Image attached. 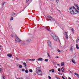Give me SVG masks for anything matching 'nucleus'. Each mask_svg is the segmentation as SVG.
Wrapping results in <instances>:
<instances>
[{"label": "nucleus", "instance_id": "nucleus-42", "mask_svg": "<svg viewBox=\"0 0 79 79\" xmlns=\"http://www.w3.org/2000/svg\"><path fill=\"white\" fill-rule=\"evenodd\" d=\"M29 61H32V59H31L29 60Z\"/></svg>", "mask_w": 79, "mask_h": 79}, {"label": "nucleus", "instance_id": "nucleus-40", "mask_svg": "<svg viewBox=\"0 0 79 79\" xmlns=\"http://www.w3.org/2000/svg\"><path fill=\"white\" fill-rule=\"evenodd\" d=\"M62 78L63 79H65V78H64V77H62Z\"/></svg>", "mask_w": 79, "mask_h": 79}, {"label": "nucleus", "instance_id": "nucleus-51", "mask_svg": "<svg viewBox=\"0 0 79 79\" xmlns=\"http://www.w3.org/2000/svg\"><path fill=\"white\" fill-rule=\"evenodd\" d=\"M30 41H31V40H29V41H28V42H30Z\"/></svg>", "mask_w": 79, "mask_h": 79}, {"label": "nucleus", "instance_id": "nucleus-54", "mask_svg": "<svg viewBox=\"0 0 79 79\" xmlns=\"http://www.w3.org/2000/svg\"><path fill=\"white\" fill-rule=\"evenodd\" d=\"M69 79H71V78L69 77Z\"/></svg>", "mask_w": 79, "mask_h": 79}, {"label": "nucleus", "instance_id": "nucleus-43", "mask_svg": "<svg viewBox=\"0 0 79 79\" xmlns=\"http://www.w3.org/2000/svg\"><path fill=\"white\" fill-rule=\"evenodd\" d=\"M70 72L71 74H73V72L70 71Z\"/></svg>", "mask_w": 79, "mask_h": 79}, {"label": "nucleus", "instance_id": "nucleus-18", "mask_svg": "<svg viewBox=\"0 0 79 79\" xmlns=\"http://www.w3.org/2000/svg\"><path fill=\"white\" fill-rule=\"evenodd\" d=\"M22 71H23V72H24V71H25V69H22Z\"/></svg>", "mask_w": 79, "mask_h": 79}, {"label": "nucleus", "instance_id": "nucleus-36", "mask_svg": "<svg viewBox=\"0 0 79 79\" xmlns=\"http://www.w3.org/2000/svg\"><path fill=\"white\" fill-rule=\"evenodd\" d=\"M29 0H27L26 1V3H27V2H29Z\"/></svg>", "mask_w": 79, "mask_h": 79}, {"label": "nucleus", "instance_id": "nucleus-53", "mask_svg": "<svg viewBox=\"0 0 79 79\" xmlns=\"http://www.w3.org/2000/svg\"><path fill=\"white\" fill-rule=\"evenodd\" d=\"M0 47H1V48L2 46H1L0 45Z\"/></svg>", "mask_w": 79, "mask_h": 79}, {"label": "nucleus", "instance_id": "nucleus-46", "mask_svg": "<svg viewBox=\"0 0 79 79\" xmlns=\"http://www.w3.org/2000/svg\"><path fill=\"white\" fill-rule=\"evenodd\" d=\"M47 30H48V31H50V29H47Z\"/></svg>", "mask_w": 79, "mask_h": 79}, {"label": "nucleus", "instance_id": "nucleus-29", "mask_svg": "<svg viewBox=\"0 0 79 79\" xmlns=\"http://www.w3.org/2000/svg\"><path fill=\"white\" fill-rule=\"evenodd\" d=\"M66 38L68 39V35H66Z\"/></svg>", "mask_w": 79, "mask_h": 79}, {"label": "nucleus", "instance_id": "nucleus-44", "mask_svg": "<svg viewBox=\"0 0 79 79\" xmlns=\"http://www.w3.org/2000/svg\"><path fill=\"white\" fill-rule=\"evenodd\" d=\"M74 74H75V75H77V73H74Z\"/></svg>", "mask_w": 79, "mask_h": 79}, {"label": "nucleus", "instance_id": "nucleus-34", "mask_svg": "<svg viewBox=\"0 0 79 79\" xmlns=\"http://www.w3.org/2000/svg\"><path fill=\"white\" fill-rule=\"evenodd\" d=\"M65 35H67V32H65Z\"/></svg>", "mask_w": 79, "mask_h": 79}, {"label": "nucleus", "instance_id": "nucleus-23", "mask_svg": "<svg viewBox=\"0 0 79 79\" xmlns=\"http://www.w3.org/2000/svg\"><path fill=\"white\" fill-rule=\"evenodd\" d=\"M29 71L30 72V73H32V70L31 69H30L29 70Z\"/></svg>", "mask_w": 79, "mask_h": 79}, {"label": "nucleus", "instance_id": "nucleus-32", "mask_svg": "<svg viewBox=\"0 0 79 79\" xmlns=\"http://www.w3.org/2000/svg\"><path fill=\"white\" fill-rule=\"evenodd\" d=\"M5 4V3H2V6H4V4Z\"/></svg>", "mask_w": 79, "mask_h": 79}, {"label": "nucleus", "instance_id": "nucleus-33", "mask_svg": "<svg viewBox=\"0 0 79 79\" xmlns=\"http://www.w3.org/2000/svg\"><path fill=\"white\" fill-rule=\"evenodd\" d=\"M56 79H60V78H59V77H56Z\"/></svg>", "mask_w": 79, "mask_h": 79}, {"label": "nucleus", "instance_id": "nucleus-28", "mask_svg": "<svg viewBox=\"0 0 79 79\" xmlns=\"http://www.w3.org/2000/svg\"><path fill=\"white\" fill-rule=\"evenodd\" d=\"M77 77L79 78V74H77Z\"/></svg>", "mask_w": 79, "mask_h": 79}, {"label": "nucleus", "instance_id": "nucleus-10", "mask_svg": "<svg viewBox=\"0 0 79 79\" xmlns=\"http://www.w3.org/2000/svg\"><path fill=\"white\" fill-rule=\"evenodd\" d=\"M71 60L73 63H74V64H76V62H75V61H74V60H73V59H71Z\"/></svg>", "mask_w": 79, "mask_h": 79}, {"label": "nucleus", "instance_id": "nucleus-24", "mask_svg": "<svg viewBox=\"0 0 79 79\" xmlns=\"http://www.w3.org/2000/svg\"><path fill=\"white\" fill-rule=\"evenodd\" d=\"M58 71H59V72H60V71H61L60 70V68H59L58 69Z\"/></svg>", "mask_w": 79, "mask_h": 79}, {"label": "nucleus", "instance_id": "nucleus-26", "mask_svg": "<svg viewBox=\"0 0 79 79\" xmlns=\"http://www.w3.org/2000/svg\"><path fill=\"white\" fill-rule=\"evenodd\" d=\"M46 29H47V30L48 29H49V27H46Z\"/></svg>", "mask_w": 79, "mask_h": 79}, {"label": "nucleus", "instance_id": "nucleus-55", "mask_svg": "<svg viewBox=\"0 0 79 79\" xmlns=\"http://www.w3.org/2000/svg\"><path fill=\"white\" fill-rule=\"evenodd\" d=\"M60 47H61V46H60Z\"/></svg>", "mask_w": 79, "mask_h": 79}, {"label": "nucleus", "instance_id": "nucleus-25", "mask_svg": "<svg viewBox=\"0 0 79 79\" xmlns=\"http://www.w3.org/2000/svg\"><path fill=\"white\" fill-rule=\"evenodd\" d=\"M72 9H73V7L70 8V10H72Z\"/></svg>", "mask_w": 79, "mask_h": 79}, {"label": "nucleus", "instance_id": "nucleus-48", "mask_svg": "<svg viewBox=\"0 0 79 79\" xmlns=\"http://www.w3.org/2000/svg\"><path fill=\"white\" fill-rule=\"evenodd\" d=\"M3 79H5V77H4V76H3Z\"/></svg>", "mask_w": 79, "mask_h": 79}, {"label": "nucleus", "instance_id": "nucleus-31", "mask_svg": "<svg viewBox=\"0 0 79 79\" xmlns=\"http://www.w3.org/2000/svg\"><path fill=\"white\" fill-rule=\"evenodd\" d=\"M48 17L49 18H52V17H51L50 16H48Z\"/></svg>", "mask_w": 79, "mask_h": 79}, {"label": "nucleus", "instance_id": "nucleus-17", "mask_svg": "<svg viewBox=\"0 0 79 79\" xmlns=\"http://www.w3.org/2000/svg\"><path fill=\"white\" fill-rule=\"evenodd\" d=\"M75 11L76 12V13H79V11H77L76 9H75Z\"/></svg>", "mask_w": 79, "mask_h": 79}, {"label": "nucleus", "instance_id": "nucleus-6", "mask_svg": "<svg viewBox=\"0 0 79 79\" xmlns=\"http://www.w3.org/2000/svg\"><path fill=\"white\" fill-rule=\"evenodd\" d=\"M74 5H75V6H76L77 7V9L79 10V5L75 4Z\"/></svg>", "mask_w": 79, "mask_h": 79}, {"label": "nucleus", "instance_id": "nucleus-15", "mask_svg": "<svg viewBox=\"0 0 79 79\" xmlns=\"http://www.w3.org/2000/svg\"><path fill=\"white\" fill-rule=\"evenodd\" d=\"M51 71L52 73H54V72H55V70L53 69H52L51 70Z\"/></svg>", "mask_w": 79, "mask_h": 79}, {"label": "nucleus", "instance_id": "nucleus-8", "mask_svg": "<svg viewBox=\"0 0 79 79\" xmlns=\"http://www.w3.org/2000/svg\"><path fill=\"white\" fill-rule=\"evenodd\" d=\"M70 13L71 14V15H74V10H72V11H70Z\"/></svg>", "mask_w": 79, "mask_h": 79}, {"label": "nucleus", "instance_id": "nucleus-37", "mask_svg": "<svg viewBox=\"0 0 79 79\" xmlns=\"http://www.w3.org/2000/svg\"><path fill=\"white\" fill-rule=\"evenodd\" d=\"M73 9H75V10H76V8H75V7H74L73 6Z\"/></svg>", "mask_w": 79, "mask_h": 79}, {"label": "nucleus", "instance_id": "nucleus-4", "mask_svg": "<svg viewBox=\"0 0 79 79\" xmlns=\"http://www.w3.org/2000/svg\"><path fill=\"white\" fill-rule=\"evenodd\" d=\"M48 44L49 47H51L52 46V44H51V42L50 41H48Z\"/></svg>", "mask_w": 79, "mask_h": 79}, {"label": "nucleus", "instance_id": "nucleus-27", "mask_svg": "<svg viewBox=\"0 0 79 79\" xmlns=\"http://www.w3.org/2000/svg\"><path fill=\"white\" fill-rule=\"evenodd\" d=\"M48 77L49 79H52V78L50 76H48Z\"/></svg>", "mask_w": 79, "mask_h": 79}, {"label": "nucleus", "instance_id": "nucleus-38", "mask_svg": "<svg viewBox=\"0 0 79 79\" xmlns=\"http://www.w3.org/2000/svg\"><path fill=\"white\" fill-rule=\"evenodd\" d=\"M11 36L12 37H13V35H11Z\"/></svg>", "mask_w": 79, "mask_h": 79}, {"label": "nucleus", "instance_id": "nucleus-35", "mask_svg": "<svg viewBox=\"0 0 79 79\" xmlns=\"http://www.w3.org/2000/svg\"><path fill=\"white\" fill-rule=\"evenodd\" d=\"M57 51H58V52H61V51H60V50H57Z\"/></svg>", "mask_w": 79, "mask_h": 79}, {"label": "nucleus", "instance_id": "nucleus-20", "mask_svg": "<svg viewBox=\"0 0 79 79\" xmlns=\"http://www.w3.org/2000/svg\"><path fill=\"white\" fill-rule=\"evenodd\" d=\"M25 71L26 73H28V71L27 70H25Z\"/></svg>", "mask_w": 79, "mask_h": 79}, {"label": "nucleus", "instance_id": "nucleus-3", "mask_svg": "<svg viewBox=\"0 0 79 79\" xmlns=\"http://www.w3.org/2000/svg\"><path fill=\"white\" fill-rule=\"evenodd\" d=\"M15 41L18 42H21V40L18 38V37H17L16 38Z\"/></svg>", "mask_w": 79, "mask_h": 79}, {"label": "nucleus", "instance_id": "nucleus-16", "mask_svg": "<svg viewBox=\"0 0 79 79\" xmlns=\"http://www.w3.org/2000/svg\"><path fill=\"white\" fill-rule=\"evenodd\" d=\"M75 11L76 12V13H79V11H77L76 9H75Z\"/></svg>", "mask_w": 79, "mask_h": 79}, {"label": "nucleus", "instance_id": "nucleus-7", "mask_svg": "<svg viewBox=\"0 0 79 79\" xmlns=\"http://www.w3.org/2000/svg\"><path fill=\"white\" fill-rule=\"evenodd\" d=\"M7 56L8 57H9L10 58L11 57V56H12V54H7Z\"/></svg>", "mask_w": 79, "mask_h": 79}, {"label": "nucleus", "instance_id": "nucleus-50", "mask_svg": "<svg viewBox=\"0 0 79 79\" xmlns=\"http://www.w3.org/2000/svg\"><path fill=\"white\" fill-rule=\"evenodd\" d=\"M55 58H58V57L57 56V57H55Z\"/></svg>", "mask_w": 79, "mask_h": 79}, {"label": "nucleus", "instance_id": "nucleus-19", "mask_svg": "<svg viewBox=\"0 0 79 79\" xmlns=\"http://www.w3.org/2000/svg\"><path fill=\"white\" fill-rule=\"evenodd\" d=\"M48 55L49 57V58H51V57L50 56V54H49V53H48Z\"/></svg>", "mask_w": 79, "mask_h": 79}, {"label": "nucleus", "instance_id": "nucleus-2", "mask_svg": "<svg viewBox=\"0 0 79 79\" xmlns=\"http://www.w3.org/2000/svg\"><path fill=\"white\" fill-rule=\"evenodd\" d=\"M52 36L54 39V40H55V41H57V40H59V41H60L59 38L58 36H56L55 35L52 34Z\"/></svg>", "mask_w": 79, "mask_h": 79}, {"label": "nucleus", "instance_id": "nucleus-49", "mask_svg": "<svg viewBox=\"0 0 79 79\" xmlns=\"http://www.w3.org/2000/svg\"><path fill=\"white\" fill-rule=\"evenodd\" d=\"M57 3H58V0H56Z\"/></svg>", "mask_w": 79, "mask_h": 79}, {"label": "nucleus", "instance_id": "nucleus-21", "mask_svg": "<svg viewBox=\"0 0 79 79\" xmlns=\"http://www.w3.org/2000/svg\"><path fill=\"white\" fill-rule=\"evenodd\" d=\"M44 61H47H47H48V60L47 59H46L44 60Z\"/></svg>", "mask_w": 79, "mask_h": 79}, {"label": "nucleus", "instance_id": "nucleus-22", "mask_svg": "<svg viewBox=\"0 0 79 79\" xmlns=\"http://www.w3.org/2000/svg\"><path fill=\"white\" fill-rule=\"evenodd\" d=\"M23 65H24V66H27V65H26V63H23Z\"/></svg>", "mask_w": 79, "mask_h": 79}, {"label": "nucleus", "instance_id": "nucleus-9", "mask_svg": "<svg viewBox=\"0 0 79 79\" xmlns=\"http://www.w3.org/2000/svg\"><path fill=\"white\" fill-rule=\"evenodd\" d=\"M61 69L62 72H64V68L63 67H62L61 68Z\"/></svg>", "mask_w": 79, "mask_h": 79}, {"label": "nucleus", "instance_id": "nucleus-5", "mask_svg": "<svg viewBox=\"0 0 79 79\" xmlns=\"http://www.w3.org/2000/svg\"><path fill=\"white\" fill-rule=\"evenodd\" d=\"M37 60L38 61H43V60H44V59L42 58H40L38 59Z\"/></svg>", "mask_w": 79, "mask_h": 79}, {"label": "nucleus", "instance_id": "nucleus-39", "mask_svg": "<svg viewBox=\"0 0 79 79\" xmlns=\"http://www.w3.org/2000/svg\"><path fill=\"white\" fill-rule=\"evenodd\" d=\"M32 61H35V59H32Z\"/></svg>", "mask_w": 79, "mask_h": 79}, {"label": "nucleus", "instance_id": "nucleus-45", "mask_svg": "<svg viewBox=\"0 0 79 79\" xmlns=\"http://www.w3.org/2000/svg\"><path fill=\"white\" fill-rule=\"evenodd\" d=\"M11 20H13V18H11Z\"/></svg>", "mask_w": 79, "mask_h": 79}, {"label": "nucleus", "instance_id": "nucleus-47", "mask_svg": "<svg viewBox=\"0 0 79 79\" xmlns=\"http://www.w3.org/2000/svg\"><path fill=\"white\" fill-rule=\"evenodd\" d=\"M57 65H58V66H60V65L59 64H57Z\"/></svg>", "mask_w": 79, "mask_h": 79}, {"label": "nucleus", "instance_id": "nucleus-41", "mask_svg": "<svg viewBox=\"0 0 79 79\" xmlns=\"http://www.w3.org/2000/svg\"><path fill=\"white\" fill-rule=\"evenodd\" d=\"M17 79H23V78L21 77H20L19 78Z\"/></svg>", "mask_w": 79, "mask_h": 79}, {"label": "nucleus", "instance_id": "nucleus-52", "mask_svg": "<svg viewBox=\"0 0 79 79\" xmlns=\"http://www.w3.org/2000/svg\"><path fill=\"white\" fill-rule=\"evenodd\" d=\"M51 71H52V70H50V71H49V72H51Z\"/></svg>", "mask_w": 79, "mask_h": 79}, {"label": "nucleus", "instance_id": "nucleus-11", "mask_svg": "<svg viewBox=\"0 0 79 79\" xmlns=\"http://www.w3.org/2000/svg\"><path fill=\"white\" fill-rule=\"evenodd\" d=\"M70 30H71L72 32H74V29L72 28H70Z\"/></svg>", "mask_w": 79, "mask_h": 79}, {"label": "nucleus", "instance_id": "nucleus-13", "mask_svg": "<svg viewBox=\"0 0 79 79\" xmlns=\"http://www.w3.org/2000/svg\"><path fill=\"white\" fill-rule=\"evenodd\" d=\"M64 64V62H62L61 63V66H63Z\"/></svg>", "mask_w": 79, "mask_h": 79}, {"label": "nucleus", "instance_id": "nucleus-56", "mask_svg": "<svg viewBox=\"0 0 79 79\" xmlns=\"http://www.w3.org/2000/svg\"><path fill=\"white\" fill-rule=\"evenodd\" d=\"M0 50H1V48H0Z\"/></svg>", "mask_w": 79, "mask_h": 79}, {"label": "nucleus", "instance_id": "nucleus-1", "mask_svg": "<svg viewBox=\"0 0 79 79\" xmlns=\"http://www.w3.org/2000/svg\"><path fill=\"white\" fill-rule=\"evenodd\" d=\"M36 73L38 75H42V72L39 68H37L36 69Z\"/></svg>", "mask_w": 79, "mask_h": 79}, {"label": "nucleus", "instance_id": "nucleus-12", "mask_svg": "<svg viewBox=\"0 0 79 79\" xmlns=\"http://www.w3.org/2000/svg\"><path fill=\"white\" fill-rule=\"evenodd\" d=\"M10 15H11V16H14V15H15V13H12L10 14Z\"/></svg>", "mask_w": 79, "mask_h": 79}, {"label": "nucleus", "instance_id": "nucleus-30", "mask_svg": "<svg viewBox=\"0 0 79 79\" xmlns=\"http://www.w3.org/2000/svg\"><path fill=\"white\" fill-rule=\"evenodd\" d=\"M22 65H20L19 66V68H22Z\"/></svg>", "mask_w": 79, "mask_h": 79}, {"label": "nucleus", "instance_id": "nucleus-14", "mask_svg": "<svg viewBox=\"0 0 79 79\" xmlns=\"http://www.w3.org/2000/svg\"><path fill=\"white\" fill-rule=\"evenodd\" d=\"M76 48H77V49H78L79 50V46L78 45V44H76Z\"/></svg>", "mask_w": 79, "mask_h": 79}]
</instances>
